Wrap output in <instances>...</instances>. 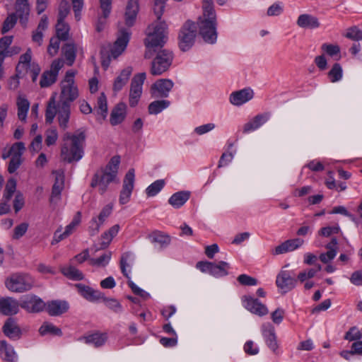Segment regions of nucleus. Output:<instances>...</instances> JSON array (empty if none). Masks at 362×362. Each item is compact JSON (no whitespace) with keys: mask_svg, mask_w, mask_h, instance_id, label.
<instances>
[{"mask_svg":"<svg viewBox=\"0 0 362 362\" xmlns=\"http://www.w3.org/2000/svg\"><path fill=\"white\" fill-rule=\"evenodd\" d=\"M166 0H155L153 11L157 17V21L151 24L146 30L147 37L145 40V45L147 51L145 53V58L151 57V51L156 52L159 47H162L166 42L168 34V25L160 18L165 8Z\"/></svg>","mask_w":362,"mask_h":362,"instance_id":"obj_1","label":"nucleus"},{"mask_svg":"<svg viewBox=\"0 0 362 362\" xmlns=\"http://www.w3.org/2000/svg\"><path fill=\"white\" fill-rule=\"evenodd\" d=\"M85 140L86 135L83 132H66L62 137L60 153L62 159L68 163L79 161L84 154Z\"/></svg>","mask_w":362,"mask_h":362,"instance_id":"obj_2","label":"nucleus"},{"mask_svg":"<svg viewBox=\"0 0 362 362\" xmlns=\"http://www.w3.org/2000/svg\"><path fill=\"white\" fill-rule=\"evenodd\" d=\"M202 8V16L197 21L199 33L204 42L214 44L217 40V23L212 0H203Z\"/></svg>","mask_w":362,"mask_h":362,"instance_id":"obj_3","label":"nucleus"},{"mask_svg":"<svg viewBox=\"0 0 362 362\" xmlns=\"http://www.w3.org/2000/svg\"><path fill=\"white\" fill-rule=\"evenodd\" d=\"M120 163L119 156H113L106 166L98 170L93 175L91 187H98L100 194H103L108 188V185L112 182H118L117 174Z\"/></svg>","mask_w":362,"mask_h":362,"instance_id":"obj_4","label":"nucleus"},{"mask_svg":"<svg viewBox=\"0 0 362 362\" xmlns=\"http://www.w3.org/2000/svg\"><path fill=\"white\" fill-rule=\"evenodd\" d=\"M76 71L68 70L60 82V95L59 104L69 105L78 97V89L75 84L74 77Z\"/></svg>","mask_w":362,"mask_h":362,"instance_id":"obj_5","label":"nucleus"},{"mask_svg":"<svg viewBox=\"0 0 362 362\" xmlns=\"http://www.w3.org/2000/svg\"><path fill=\"white\" fill-rule=\"evenodd\" d=\"M71 110L69 105L59 104L56 106L54 97L49 99L45 112V121L51 124L56 115H58V122L59 127L66 129L68 127V123L70 118Z\"/></svg>","mask_w":362,"mask_h":362,"instance_id":"obj_6","label":"nucleus"},{"mask_svg":"<svg viewBox=\"0 0 362 362\" xmlns=\"http://www.w3.org/2000/svg\"><path fill=\"white\" fill-rule=\"evenodd\" d=\"M23 142H16L11 146L4 148L2 153V158L7 159L11 157L8 166L9 173H13L20 167L22 163Z\"/></svg>","mask_w":362,"mask_h":362,"instance_id":"obj_7","label":"nucleus"},{"mask_svg":"<svg viewBox=\"0 0 362 362\" xmlns=\"http://www.w3.org/2000/svg\"><path fill=\"white\" fill-rule=\"evenodd\" d=\"M173 59V52L168 49L159 50L151 63V74L158 76L165 72Z\"/></svg>","mask_w":362,"mask_h":362,"instance_id":"obj_8","label":"nucleus"},{"mask_svg":"<svg viewBox=\"0 0 362 362\" xmlns=\"http://www.w3.org/2000/svg\"><path fill=\"white\" fill-rule=\"evenodd\" d=\"M197 33L194 23L187 21L180 30L179 34V46L182 51L189 50L194 45Z\"/></svg>","mask_w":362,"mask_h":362,"instance_id":"obj_9","label":"nucleus"},{"mask_svg":"<svg viewBox=\"0 0 362 362\" xmlns=\"http://www.w3.org/2000/svg\"><path fill=\"white\" fill-rule=\"evenodd\" d=\"M146 73H139L132 79L129 89V103L131 107L137 105L143 91V85L146 80Z\"/></svg>","mask_w":362,"mask_h":362,"instance_id":"obj_10","label":"nucleus"},{"mask_svg":"<svg viewBox=\"0 0 362 362\" xmlns=\"http://www.w3.org/2000/svg\"><path fill=\"white\" fill-rule=\"evenodd\" d=\"M64 66V61L62 59H54L49 70L45 71L40 80V86L41 88H48L55 83L57 80L59 71Z\"/></svg>","mask_w":362,"mask_h":362,"instance_id":"obj_11","label":"nucleus"},{"mask_svg":"<svg viewBox=\"0 0 362 362\" xmlns=\"http://www.w3.org/2000/svg\"><path fill=\"white\" fill-rule=\"evenodd\" d=\"M135 181V171L131 168L126 173L122 185V189L120 192L119 202L121 204H125L130 200V197L134 189Z\"/></svg>","mask_w":362,"mask_h":362,"instance_id":"obj_12","label":"nucleus"},{"mask_svg":"<svg viewBox=\"0 0 362 362\" xmlns=\"http://www.w3.org/2000/svg\"><path fill=\"white\" fill-rule=\"evenodd\" d=\"M173 86L174 83L170 79H158L152 84L150 89L151 95L153 98H167L173 88Z\"/></svg>","mask_w":362,"mask_h":362,"instance_id":"obj_13","label":"nucleus"},{"mask_svg":"<svg viewBox=\"0 0 362 362\" xmlns=\"http://www.w3.org/2000/svg\"><path fill=\"white\" fill-rule=\"evenodd\" d=\"M131 33L128 29L122 28L119 31V35L111 49L110 57L113 59L117 58L125 50L129 39Z\"/></svg>","mask_w":362,"mask_h":362,"instance_id":"obj_14","label":"nucleus"},{"mask_svg":"<svg viewBox=\"0 0 362 362\" xmlns=\"http://www.w3.org/2000/svg\"><path fill=\"white\" fill-rule=\"evenodd\" d=\"M24 71L27 78H30L33 82H35L41 71L38 63L32 60V52L28 49L24 53Z\"/></svg>","mask_w":362,"mask_h":362,"instance_id":"obj_15","label":"nucleus"},{"mask_svg":"<svg viewBox=\"0 0 362 362\" xmlns=\"http://www.w3.org/2000/svg\"><path fill=\"white\" fill-rule=\"evenodd\" d=\"M113 204H108L105 206L98 216H94L90 221L89 230L91 235L96 234L101 226L103 225L106 219L110 216L112 212Z\"/></svg>","mask_w":362,"mask_h":362,"instance_id":"obj_16","label":"nucleus"},{"mask_svg":"<svg viewBox=\"0 0 362 362\" xmlns=\"http://www.w3.org/2000/svg\"><path fill=\"white\" fill-rule=\"evenodd\" d=\"M244 307L253 314L264 316L268 314L267 306L262 304L258 299L249 296L243 297Z\"/></svg>","mask_w":362,"mask_h":362,"instance_id":"obj_17","label":"nucleus"},{"mask_svg":"<svg viewBox=\"0 0 362 362\" xmlns=\"http://www.w3.org/2000/svg\"><path fill=\"white\" fill-rule=\"evenodd\" d=\"M261 329L265 343L274 354H277L279 344L274 327L270 323H266L262 325Z\"/></svg>","mask_w":362,"mask_h":362,"instance_id":"obj_18","label":"nucleus"},{"mask_svg":"<svg viewBox=\"0 0 362 362\" xmlns=\"http://www.w3.org/2000/svg\"><path fill=\"white\" fill-rule=\"evenodd\" d=\"M23 0H16V12L11 13L5 19L1 28V33H6L8 32L11 28H13L16 23L17 19L21 20L23 18V10H22Z\"/></svg>","mask_w":362,"mask_h":362,"instance_id":"obj_19","label":"nucleus"},{"mask_svg":"<svg viewBox=\"0 0 362 362\" xmlns=\"http://www.w3.org/2000/svg\"><path fill=\"white\" fill-rule=\"evenodd\" d=\"M254 92L250 88H243L234 91L229 96L230 103L235 106H240L252 99Z\"/></svg>","mask_w":362,"mask_h":362,"instance_id":"obj_20","label":"nucleus"},{"mask_svg":"<svg viewBox=\"0 0 362 362\" xmlns=\"http://www.w3.org/2000/svg\"><path fill=\"white\" fill-rule=\"evenodd\" d=\"M270 115L269 112L257 115L252 119L244 124L243 132L248 134L259 129L269 119Z\"/></svg>","mask_w":362,"mask_h":362,"instance_id":"obj_21","label":"nucleus"},{"mask_svg":"<svg viewBox=\"0 0 362 362\" xmlns=\"http://www.w3.org/2000/svg\"><path fill=\"white\" fill-rule=\"evenodd\" d=\"M78 293L88 301H96L103 298V293L82 284L75 285Z\"/></svg>","mask_w":362,"mask_h":362,"instance_id":"obj_22","label":"nucleus"},{"mask_svg":"<svg viewBox=\"0 0 362 362\" xmlns=\"http://www.w3.org/2000/svg\"><path fill=\"white\" fill-rule=\"evenodd\" d=\"M69 308V303L65 300H55L47 302L45 306L46 311L51 316H59L67 312Z\"/></svg>","mask_w":362,"mask_h":362,"instance_id":"obj_23","label":"nucleus"},{"mask_svg":"<svg viewBox=\"0 0 362 362\" xmlns=\"http://www.w3.org/2000/svg\"><path fill=\"white\" fill-rule=\"evenodd\" d=\"M46 303L36 296H27L24 300V309L29 313H39L42 311Z\"/></svg>","mask_w":362,"mask_h":362,"instance_id":"obj_24","label":"nucleus"},{"mask_svg":"<svg viewBox=\"0 0 362 362\" xmlns=\"http://www.w3.org/2000/svg\"><path fill=\"white\" fill-rule=\"evenodd\" d=\"M147 238L155 247H166L171 242L170 236L160 230L149 233Z\"/></svg>","mask_w":362,"mask_h":362,"instance_id":"obj_25","label":"nucleus"},{"mask_svg":"<svg viewBox=\"0 0 362 362\" xmlns=\"http://www.w3.org/2000/svg\"><path fill=\"white\" fill-rule=\"evenodd\" d=\"M132 71V66H127L120 71L113 82L112 90L115 93L120 91L127 84Z\"/></svg>","mask_w":362,"mask_h":362,"instance_id":"obj_26","label":"nucleus"},{"mask_svg":"<svg viewBox=\"0 0 362 362\" xmlns=\"http://www.w3.org/2000/svg\"><path fill=\"white\" fill-rule=\"evenodd\" d=\"M296 280L291 277L290 274L286 272H281L276 277V286L284 292L292 290L296 286Z\"/></svg>","mask_w":362,"mask_h":362,"instance_id":"obj_27","label":"nucleus"},{"mask_svg":"<svg viewBox=\"0 0 362 362\" xmlns=\"http://www.w3.org/2000/svg\"><path fill=\"white\" fill-rule=\"evenodd\" d=\"M19 304L12 298H0V313L5 315H12L18 313Z\"/></svg>","mask_w":362,"mask_h":362,"instance_id":"obj_28","label":"nucleus"},{"mask_svg":"<svg viewBox=\"0 0 362 362\" xmlns=\"http://www.w3.org/2000/svg\"><path fill=\"white\" fill-rule=\"evenodd\" d=\"M297 25L304 29H316L320 26L319 19L310 14L304 13L298 16Z\"/></svg>","mask_w":362,"mask_h":362,"instance_id":"obj_29","label":"nucleus"},{"mask_svg":"<svg viewBox=\"0 0 362 362\" xmlns=\"http://www.w3.org/2000/svg\"><path fill=\"white\" fill-rule=\"evenodd\" d=\"M3 331L6 336L10 339H19L21 334V327L18 325L14 318L10 317L3 326Z\"/></svg>","mask_w":362,"mask_h":362,"instance_id":"obj_30","label":"nucleus"},{"mask_svg":"<svg viewBox=\"0 0 362 362\" xmlns=\"http://www.w3.org/2000/svg\"><path fill=\"white\" fill-rule=\"evenodd\" d=\"M139 11V0H129L125 12V23L128 26L133 25Z\"/></svg>","mask_w":362,"mask_h":362,"instance_id":"obj_31","label":"nucleus"},{"mask_svg":"<svg viewBox=\"0 0 362 362\" xmlns=\"http://www.w3.org/2000/svg\"><path fill=\"white\" fill-rule=\"evenodd\" d=\"M190 192L180 191L174 193L168 199V203L175 209L182 207L189 199Z\"/></svg>","mask_w":362,"mask_h":362,"instance_id":"obj_32","label":"nucleus"},{"mask_svg":"<svg viewBox=\"0 0 362 362\" xmlns=\"http://www.w3.org/2000/svg\"><path fill=\"white\" fill-rule=\"evenodd\" d=\"M126 117V105L124 103L118 104L110 114V122L113 126L122 123Z\"/></svg>","mask_w":362,"mask_h":362,"instance_id":"obj_33","label":"nucleus"},{"mask_svg":"<svg viewBox=\"0 0 362 362\" xmlns=\"http://www.w3.org/2000/svg\"><path fill=\"white\" fill-rule=\"evenodd\" d=\"M0 356L9 362L17 361V355L13 348L4 340L0 341Z\"/></svg>","mask_w":362,"mask_h":362,"instance_id":"obj_34","label":"nucleus"},{"mask_svg":"<svg viewBox=\"0 0 362 362\" xmlns=\"http://www.w3.org/2000/svg\"><path fill=\"white\" fill-rule=\"evenodd\" d=\"M62 54L65 59V63L68 66H72L76 57V47L74 43H66L62 49Z\"/></svg>","mask_w":362,"mask_h":362,"instance_id":"obj_35","label":"nucleus"},{"mask_svg":"<svg viewBox=\"0 0 362 362\" xmlns=\"http://www.w3.org/2000/svg\"><path fill=\"white\" fill-rule=\"evenodd\" d=\"M6 288L12 292H21L23 290V276L13 274L6 281Z\"/></svg>","mask_w":362,"mask_h":362,"instance_id":"obj_36","label":"nucleus"},{"mask_svg":"<svg viewBox=\"0 0 362 362\" xmlns=\"http://www.w3.org/2000/svg\"><path fill=\"white\" fill-rule=\"evenodd\" d=\"M97 105L98 108L96 112L98 115V119L101 122L106 118L107 115V98L103 93H102L98 97Z\"/></svg>","mask_w":362,"mask_h":362,"instance_id":"obj_37","label":"nucleus"},{"mask_svg":"<svg viewBox=\"0 0 362 362\" xmlns=\"http://www.w3.org/2000/svg\"><path fill=\"white\" fill-rule=\"evenodd\" d=\"M61 271L65 276L74 281H80L84 278L83 273L71 265L62 267Z\"/></svg>","mask_w":362,"mask_h":362,"instance_id":"obj_38","label":"nucleus"},{"mask_svg":"<svg viewBox=\"0 0 362 362\" xmlns=\"http://www.w3.org/2000/svg\"><path fill=\"white\" fill-rule=\"evenodd\" d=\"M134 260V255L130 252H126L122 254L120 259V268L125 277L129 279L127 268L131 267Z\"/></svg>","mask_w":362,"mask_h":362,"instance_id":"obj_39","label":"nucleus"},{"mask_svg":"<svg viewBox=\"0 0 362 362\" xmlns=\"http://www.w3.org/2000/svg\"><path fill=\"white\" fill-rule=\"evenodd\" d=\"M86 344H92L95 347L103 346L107 340V334L105 333H94L84 337Z\"/></svg>","mask_w":362,"mask_h":362,"instance_id":"obj_40","label":"nucleus"},{"mask_svg":"<svg viewBox=\"0 0 362 362\" xmlns=\"http://www.w3.org/2000/svg\"><path fill=\"white\" fill-rule=\"evenodd\" d=\"M170 105V103L168 100H155L148 105V113L151 115H157L161 112L163 110L168 108Z\"/></svg>","mask_w":362,"mask_h":362,"instance_id":"obj_41","label":"nucleus"},{"mask_svg":"<svg viewBox=\"0 0 362 362\" xmlns=\"http://www.w3.org/2000/svg\"><path fill=\"white\" fill-rule=\"evenodd\" d=\"M23 55L20 57L19 62L18 65L16 66V74L15 76L11 77L8 81V88L10 90H16L20 85V79L21 78V72L23 65Z\"/></svg>","mask_w":362,"mask_h":362,"instance_id":"obj_42","label":"nucleus"},{"mask_svg":"<svg viewBox=\"0 0 362 362\" xmlns=\"http://www.w3.org/2000/svg\"><path fill=\"white\" fill-rule=\"evenodd\" d=\"M119 228L120 227L118 224L114 225L102 235L101 244L103 247H107L109 245L113 238L117 235Z\"/></svg>","mask_w":362,"mask_h":362,"instance_id":"obj_43","label":"nucleus"},{"mask_svg":"<svg viewBox=\"0 0 362 362\" xmlns=\"http://www.w3.org/2000/svg\"><path fill=\"white\" fill-rule=\"evenodd\" d=\"M41 335L51 334L53 336H62V332L61 329L56 327L52 323L45 322L39 329Z\"/></svg>","mask_w":362,"mask_h":362,"instance_id":"obj_44","label":"nucleus"},{"mask_svg":"<svg viewBox=\"0 0 362 362\" xmlns=\"http://www.w3.org/2000/svg\"><path fill=\"white\" fill-rule=\"evenodd\" d=\"M228 264L223 261H221L218 264L212 263L209 274L217 277L226 276L228 274Z\"/></svg>","mask_w":362,"mask_h":362,"instance_id":"obj_45","label":"nucleus"},{"mask_svg":"<svg viewBox=\"0 0 362 362\" xmlns=\"http://www.w3.org/2000/svg\"><path fill=\"white\" fill-rule=\"evenodd\" d=\"M69 25L64 21L57 20L56 25L57 37L61 40H66L69 38Z\"/></svg>","mask_w":362,"mask_h":362,"instance_id":"obj_46","label":"nucleus"},{"mask_svg":"<svg viewBox=\"0 0 362 362\" xmlns=\"http://www.w3.org/2000/svg\"><path fill=\"white\" fill-rule=\"evenodd\" d=\"M164 186L165 181L163 180H157L146 189V194L148 197H154L162 190Z\"/></svg>","mask_w":362,"mask_h":362,"instance_id":"obj_47","label":"nucleus"},{"mask_svg":"<svg viewBox=\"0 0 362 362\" xmlns=\"http://www.w3.org/2000/svg\"><path fill=\"white\" fill-rule=\"evenodd\" d=\"M328 76L332 83L339 81L343 76L341 66L338 63H335L329 71Z\"/></svg>","mask_w":362,"mask_h":362,"instance_id":"obj_48","label":"nucleus"},{"mask_svg":"<svg viewBox=\"0 0 362 362\" xmlns=\"http://www.w3.org/2000/svg\"><path fill=\"white\" fill-rule=\"evenodd\" d=\"M16 190V181L14 178L11 177L9 180H8L6 184L3 199L5 201H10Z\"/></svg>","mask_w":362,"mask_h":362,"instance_id":"obj_49","label":"nucleus"},{"mask_svg":"<svg viewBox=\"0 0 362 362\" xmlns=\"http://www.w3.org/2000/svg\"><path fill=\"white\" fill-rule=\"evenodd\" d=\"M81 221V213L78 211L76 215L74 216L72 221L69 224H68L63 231L65 233V235L69 237L71 235L76 229L78 226L80 224Z\"/></svg>","mask_w":362,"mask_h":362,"instance_id":"obj_50","label":"nucleus"},{"mask_svg":"<svg viewBox=\"0 0 362 362\" xmlns=\"http://www.w3.org/2000/svg\"><path fill=\"white\" fill-rule=\"evenodd\" d=\"M303 242L301 238L288 240L276 247L275 249H298L303 245Z\"/></svg>","mask_w":362,"mask_h":362,"instance_id":"obj_51","label":"nucleus"},{"mask_svg":"<svg viewBox=\"0 0 362 362\" xmlns=\"http://www.w3.org/2000/svg\"><path fill=\"white\" fill-rule=\"evenodd\" d=\"M111 258V254L104 253L98 258H90L88 262L92 266L105 267L107 265Z\"/></svg>","mask_w":362,"mask_h":362,"instance_id":"obj_52","label":"nucleus"},{"mask_svg":"<svg viewBox=\"0 0 362 362\" xmlns=\"http://www.w3.org/2000/svg\"><path fill=\"white\" fill-rule=\"evenodd\" d=\"M344 36L355 41L362 40V30L356 26H353L346 30Z\"/></svg>","mask_w":362,"mask_h":362,"instance_id":"obj_53","label":"nucleus"},{"mask_svg":"<svg viewBox=\"0 0 362 362\" xmlns=\"http://www.w3.org/2000/svg\"><path fill=\"white\" fill-rule=\"evenodd\" d=\"M102 299L104 300L105 305L113 312L116 313H121L122 312V306L116 299L106 298L104 296Z\"/></svg>","mask_w":362,"mask_h":362,"instance_id":"obj_54","label":"nucleus"},{"mask_svg":"<svg viewBox=\"0 0 362 362\" xmlns=\"http://www.w3.org/2000/svg\"><path fill=\"white\" fill-rule=\"evenodd\" d=\"M362 338V329H359L356 327H352L346 333L344 339L349 341H359Z\"/></svg>","mask_w":362,"mask_h":362,"instance_id":"obj_55","label":"nucleus"},{"mask_svg":"<svg viewBox=\"0 0 362 362\" xmlns=\"http://www.w3.org/2000/svg\"><path fill=\"white\" fill-rule=\"evenodd\" d=\"M70 11V5L68 1L62 0L59 5L58 20L64 21Z\"/></svg>","mask_w":362,"mask_h":362,"instance_id":"obj_56","label":"nucleus"},{"mask_svg":"<svg viewBox=\"0 0 362 362\" xmlns=\"http://www.w3.org/2000/svg\"><path fill=\"white\" fill-rule=\"evenodd\" d=\"M60 40L61 39L57 37H51L47 47V52L51 57H54L57 54L59 49Z\"/></svg>","mask_w":362,"mask_h":362,"instance_id":"obj_57","label":"nucleus"},{"mask_svg":"<svg viewBox=\"0 0 362 362\" xmlns=\"http://www.w3.org/2000/svg\"><path fill=\"white\" fill-rule=\"evenodd\" d=\"M45 143L47 146L53 145L58 139V133L55 128H50L45 133Z\"/></svg>","mask_w":362,"mask_h":362,"instance_id":"obj_58","label":"nucleus"},{"mask_svg":"<svg viewBox=\"0 0 362 362\" xmlns=\"http://www.w3.org/2000/svg\"><path fill=\"white\" fill-rule=\"evenodd\" d=\"M73 10L74 12L75 18L77 21L81 20V11L83 8V0H71Z\"/></svg>","mask_w":362,"mask_h":362,"instance_id":"obj_59","label":"nucleus"},{"mask_svg":"<svg viewBox=\"0 0 362 362\" xmlns=\"http://www.w3.org/2000/svg\"><path fill=\"white\" fill-rule=\"evenodd\" d=\"M238 281L243 286H255L257 284V280L247 274H240L237 278Z\"/></svg>","mask_w":362,"mask_h":362,"instance_id":"obj_60","label":"nucleus"},{"mask_svg":"<svg viewBox=\"0 0 362 362\" xmlns=\"http://www.w3.org/2000/svg\"><path fill=\"white\" fill-rule=\"evenodd\" d=\"M340 228L338 225L325 226L321 228L319 233L325 237H329L334 234L339 233Z\"/></svg>","mask_w":362,"mask_h":362,"instance_id":"obj_61","label":"nucleus"},{"mask_svg":"<svg viewBox=\"0 0 362 362\" xmlns=\"http://www.w3.org/2000/svg\"><path fill=\"white\" fill-rule=\"evenodd\" d=\"M64 187L54 186L52 187V194L50 197V202L52 204H57L61 200V194Z\"/></svg>","mask_w":362,"mask_h":362,"instance_id":"obj_62","label":"nucleus"},{"mask_svg":"<svg viewBox=\"0 0 362 362\" xmlns=\"http://www.w3.org/2000/svg\"><path fill=\"white\" fill-rule=\"evenodd\" d=\"M284 11L282 3L276 2L270 6L267 10V15L269 16H274L280 15Z\"/></svg>","mask_w":362,"mask_h":362,"instance_id":"obj_63","label":"nucleus"},{"mask_svg":"<svg viewBox=\"0 0 362 362\" xmlns=\"http://www.w3.org/2000/svg\"><path fill=\"white\" fill-rule=\"evenodd\" d=\"M348 246H349V245L346 240L341 239L340 240H338L337 238H332L331 241L329 243H327L326 249L331 250L336 249L338 247H346Z\"/></svg>","mask_w":362,"mask_h":362,"instance_id":"obj_64","label":"nucleus"}]
</instances>
